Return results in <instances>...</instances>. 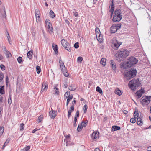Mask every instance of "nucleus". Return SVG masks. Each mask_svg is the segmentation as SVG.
Returning <instances> with one entry per match:
<instances>
[{"instance_id":"f257e3e1","label":"nucleus","mask_w":151,"mask_h":151,"mask_svg":"<svg viewBox=\"0 0 151 151\" xmlns=\"http://www.w3.org/2000/svg\"><path fill=\"white\" fill-rule=\"evenodd\" d=\"M138 60L133 56L129 57L128 58L126 63L123 65L124 68L126 69L134 66L136 64Z\"/></svg>"},{"instance_id":"f03ea898","label":"nucleus","mask_w":151,"mask_h":151,"mask_svg":"<svg viewBox=\"0 0 151 151\" xmlns=\"http://www.w3.org/2000/svg\"><path fill=\"white\" fill-rule=\"evenodd\" d=\"M129 54V52L127 49H124L122 51H118L116 54V60L118 61L123 60Z\"/></svg>"},{"instance_id":"7ed1b4c3","label":"nucleus","mask_w":151,"mask_h":151,"mask_svg":"<svg viewBox=\"0 0 151 151\" xmlns=\"http://www.w3.org/2000/svg\"><path fill=\"white\" fill-rule=\"evenodd\" d=\"M140 85L141 83L138 78L132 79L128 83L129 87L132 90H135Z\"/></svg>"},{"instance_id":"20e7f679","label":"nucleus","mask_w":151,"mask_h":151,"mask_svg":"<svg viewBox=\"0 0 151 151\" xmlns=\"http://www.w3.org/2000/svg\"><path fill=\"white\" fill-rule=\"evenodd\" d=\"M137 71L136 69L133 68L130 70L126 72L124 74V76L128 79H130L134 77L136 75Z\"/></svg>"},{"instance_id":"39448f33","label":"nucleus","mask_w":151,"mask_h":151,"mask_svg":"<svg viewBox=\"0 0 151 151\" xmlns=\"http://www.w3.org/2000/svg\"><path fill=\"white\" fill-rule=\"evenodd\" d=\"M151 101V96H145L142 97L140 100V103L143 107L147 106Z\"/></svg>"},{"instance_id":"423d86ee","label":"nucleus","mask_w":151,"mask_h":151,"mask_svg":"<svg viewBox=\"0 0 151 151\" xmlns=\"http://www.w3.org/2000/svg\"><path fill=\"white\" fill-rule=\"evenodd\" d=\"M120 12L121 10L119 9H117L115 11L113 19V21L119 22L121 19L122 16Z\"/></svg>"},{"instance_id":"0eeeda50","label":"nucleus","mask_w":151,"mask_h":151,"mask_svg":"<svg viewBox=\"0 0 151 151\" xmlns=\"http://www.w3.org/2000/svg\"><path fill=\"white\" fill-rule=\"evenodd\" d=\"M45 26L50 33H52L53 32V28L52 25L50 21L47 19L45 21Z\"/></svg>"},{"instance_id":"6e6552de","label":"nucleus","mask_w":151,"mask_h":151,"mask_svg":"<svg viewBox=\"0 0 151 151\" xmlns=\"http://www.w3.org/2000/svg\"><path fill=\"white\" fill-rule=\"evenodd\" d=\"M61 44L66 50L70 52L71 51L70 45L69 43L65 39H63L61 40Z\"/></svg>"},{"instance_id":"1a4fd4ad","label":"nucleus","mask_w":151,"mask_h":151,"mask_svg":"<svg viewBox=\"0 0 151 151\" xmlns=\"http://www.w3.org/2000/svg\"><path fill=\"white\" fill-rule=\"evenodd\" d=\"M122 44V43L118 41L116 38L115 40L112 42L111 47L114 50H117L118 49L119 47Z\"/></svg>"},{"instance_id":"9d476101","label":"nucleus","mask_w":151,"mask_h":151,"mask_svg":"<svg viewBox=\"0 0 151 151\" xmlns=\"http://www.w3.org/2000/svg\"><path fill=\"white\" fill-rule=\"evenodd\" d=\"M121 26L120 24H113L110 28V30L112 33H115L118 29H119Z\"/></svg>"},{"instance_id":"9b49d317","label":"nucleus","mask_w":151,"mask_h":151,"mask_svg":"<svg viewBox=\"0 0 151 151\" xmlns=\"http://www.w3.org/2000/svg\"><path fill=\"white\" fill-rule=\"evenodd\" d=\"M145 93L144 88L142 87L140 89L137 91L136 93V95L138 97V98L141 97L143 94Z\"/></svg>"},{"instance_id":"f8f14e48","label":"nucleus","mask_w":151,"mask_h":151,"mask_svg":"<svg viewBox=\"0 0 151 151\" xmlns=\"http://www.w3.org/2000/svg\"><path fill=\"white\" fill-rule=\"evenodd\" d=\"M111 65V67L112 70L114 72H116V65L114 60H111L110 61Z\"/></svg>"},{"instance_id":"ddd939ff","label":"nucleus","mask_w":151,"mask_h":151,"mask_svg":"<svg viewBox=\"0 0 151 151\" xmlns=\"http://www.w3.org/2000/svg\"><path fill=\"white\" fill-rule=\"evenodd\" d=\"M57 112L54 110H51L49 112V115L50 117L52 119H54L56 116Z\"/></svg>"},{"instance_id":"4468645a","label":"nucleus","mask_w":151,"mask_h":151,"mask_svg":"<svg viewBox=\"0 0 151 151\" xmlns=\"http://www.w3.org/2000/svg\"><path fill=\"white\" fill-rule=\"evenodd\" d=\"M48 88V85L45 82H44L42 83L41 91H46L47 90Z\"/></svg>"},{"instance_id":"2eb2a0df","label":"nucleus","mask_w":151,"mask_h":151,"mask_svg":"<svg viewBox=\"0 0 151 151\" xmlns=\"http://www.w3.org/2000/svg\"><path fill=\"white\" fill-rule=\"evenodd\" d=\"M95 34L96 38L98 37L99 38L100 37H102V35L101 34V33L100 32V30L99 28L96 27L95 29Z\"/></svg>"},{"instance_id":"dca6fc26","label":"nucleus","mask_w":151,"mask_h":151,"mask_svg":"<svg viewBox=\"0 0 151 151\" xmlns=\"http://www.w3.org/2000/svg\"><path fill=\"white\" fill-rule=\"evenodd\" d=\"M99 133L97 131L93 132L92 134L91 137L94 139L99 138Z\"/></svg>"},{"instance_id":"f3484780","label":"nucleus","mask_w":151,"mask_h":151,"mask_svg":"<svg viewBox=\"0 0 151 151\" xmlns=\"http://www.w3.org/2000/svg\"><path fill=\"white\" fill-rule=\"evenodd\" d=\"M35 13L36 18V21L37 22V20L39 19L40 17V12L38 9H36L35 10Z\"/></svg>"},{"instance_id":"a211bd4d","label":"nucleus","mask_w":151,"mask_h":151,"mask_svg":"<svg viewBox=\"0 0 151 151\" xmlns=\"http://www.w3.org/2000/svg\"><path fill=\"white\" fill-rule=\"evenodd\" d=\"M121 128L120 127L118 126H113L111 128L112 131H115L119 130H120Z\"/></svg>"},{"instance_id":"6ab92c4d","label":"nucleus","mask_w":151,"mask_h":151,"mask_svg":"<svg viewBox=\"0 0 151 151\" xmlns=\"http://www.w3.org/2000/svg\"><path fill=\"white\" fill-rule=\"evenodd\" d=\"M137 123L138 125H142L143 124V122L141 118L140 117H138L137 120Z\"/></svg>"},{"instance_id":"aec40b11","label":"nucleus","mask_w":151,"mask_h":151,"mask_svg":"<svg viewBox=\"0 0 151 151\" xmlns=\"http://www.w3.org/2000/svg\"><path fill=\"white\" fill-rule=\"evenodd\" d=\"M52 48L54 50L56 54L58 53V47L57 45H56L55 44H53L52 45Z\"/></svg>"},{"instance_id":"412c9836","label":"nucleus","mask_w":151,"mask_h":151,"mask_svg":"<svg viewBox=\"0 0 151 151\" xmlns=\"http://www.w3.org/2000/svg\"><path fill=\"white\" fill-rule=\"evenodd\" d=\"M106 58H102L100 61V63L104 66H105L106 65Z\"/></svg>"},{"instance_id":"4be33fe9","label":"nucleus","mask_w":151,"mask_h":151,"mask_svg":"<svg viewBox=\"0 0 151 151\" xmlns=\"http://www.w3.org/2000/svg\"><path fill=\"white\" fill-rule=\"evenodd\" d=\"M4 86H0V94H1V95L4 94H5V92L4 90Z\"/></svg>"},{"instance_id":"5701e85b","label":"nucleus","mask_w":151,"mask_h":151,"mask_svg":"<svg viewBox=\"0 0 151 151\" xmlns=\"http://www.w3.org/2000/svg\"><path fill=\"white\" fill-rule=\"evenodd\" d=\"M33 52L32 51H29L27 54V57L30 59L32 58Z\"/></svg>"},{"instance_id":"b1692460","label":"nucleus","mask_w":151,"mask_h":151,"mask_svg":"<svg viewBox=\"0 0 151 151\" xmlns=\"http://www.w3.org/2000/svg\"><path fill=\"white\" fill-rule=\"evenodd\" d=\"M4 78V75L3 73L1 72L0 73V82L2 83L4 82L3 78Z\"/></svg>"},{"instance_id":"393cba45","label":"nucleus","mask_w":151,"mask_h":151,"mask_svg":"<svg viewBox=\"0 0 151 151\" xmlns=\"http://www.w3.org/2000/svg\"><path fill=\"white\" fill-rule=\"evenodd\" d=\"M68 89L70 91H73L76 89V88L74 85H71L70 86H69L68 87Z\"/></svg>"},{"instance_id":"a878e982","label":"nucleus","mask_w":151,"mask_h":151,"mask_svg":"<svg viewBox=\"0 0 151 151\" xmlns=\"http://www.w3.org/2000/svg\"><path fill=\"white\" fill-rule=\"evenodd\" d=\"M113 0H112V3H113ZM114 4H113V3H112V4L111 6V8L110 9L109 8V11L111 12L112 14L114 10Z\"/></svg>"},{"instance_id":"bb28decb","label":"nucleus","mask_w":151,"mask_h":151,"mask_svg":"<svg viewBox=\"0 0 151 151\" xmlns=\"http://www.w3.org/2000/svg\"><path fill=\"white\" fill-rule=\"evenodd\" d=\"M59 63L60 64V67H63L64 66H65L64 65V63L62 61V60L61 58L59 59Z\"/></svg>"},{"instance_id":"cd10ccee","label":"nucleus","mask_w":151,"mask_h":151,"mask_svg":"<svg viewBox=\"0 0 151 151\" xmlns=\"http://www.w3.org/2000/svg\"><path fill=\"white\" fill-rule=\"evenodd\" d=\"M115 93L119 96H120L122 94L121 91L119 89H117L115 91Z\"/></svg>"},{"instance_id":"c85d7f7f","label":"nucleus","mask_w":151,"mask_h":151,"mask_svg":"<svg viewBox=\"0 0 151 151\" xmlns=\"http://www.w3.org/2000/svg\"><path fill=\"white\" fill-rule=\"evenodd\" d=\"M96 91L101 94L103 93L102 90L99 86H97L96 88Z\"/></svg>"},{"instance_id":"c756f323","label":"nucleus","mask_w":151,"mask_h":151,"mask_svg":"<svg viewBox=\"0 0 151 151\" xmlns=\"http://www.w3.org/2000/svg\"><path fill=\"white\" fill-rule=\"evenodd\" d=\"M36 71L37 74H39L41 71V69L40 67L38 65H37L36 67Z\"/></svg>"},{"instance_id":"7c9ffc66","label":"nucleus","mask_w":151,"mask_h":151,"mask_svg":"<svg viewBox=\"0 0 151 151\" xmlns=\"http://www.w3.org/2000/svg\"><path fill=\"white\" fill-rule=\"evenodd\" d=\"M83 127L81 124H79L77 129V131L78 132L81 131Z\"/></svg>"},{"instance_id":"2f4dec72","label":"nucleus","mask_w":151,"mask_h":151,"mask_svg":"<svg viewBox=\"0 0 151 151\" xmlns=\"http://www.w3.org/2000/svg\"><path fill=\"white\" fill-rule=\"evenodd\" d=\"M4 128L3 127H0V137L2 135L4 131Z\"/></svg>"},{"instance_id":"473e14b6","label":"nucleus","mask_w":151,"mask_h":151,"mask_svg":"<svg viewBox=\"0 0 151 151\" xmlns=\"http://www.w3.org/2000/svg\"><path fill=\"white\" fill-rule=\"evenodd\" d=\"M5 54L6 55V57L7 58L10 57L11 56V53L8 51L5 50Z\"/></svg>"},{"instance_id":"72a5a7b5","label":"nucleus","mask_w":151,"mask_h":151,"mask_svg":"<svg viewBox=\"0 0 151 151\" xmlns=\"http://www.w3.org/2000/svg\"><path fill=\"white\" fill-rule=\"evenodd\" d=\"M50 17L52 18H54L55 16V14L52 10L50 11Z\"/></svg>"},{"instance_id":"f704fd0d","label":"nucleus","mask_w":151,"mask_h":151,"mask_svg":"<svg viewBox=\"0 0 151 151\" xmlns=\"http://www.w3.org/2000/svg\"><path fill=\"white\" fill-rule=\"evenodd\" d=\"M66 98H67V102H69L73 98V96L70 95V96H66Z\"/></svg>"},{"instance_id":"c9c22d12","label":"nucleus","mask_w":151,"mask_h":151,"mask_svg":"<svg viewBox=\"0 0 151 151\" xmlns=\"http://www.w3.org/2000/svg\"><path fill=\"white\" fill-rule=\"evenodd\" d=\"M8 102L9 104L10 105L12 104V100L11 95L9 94V98L8 100Z\"/></svg>"},{"instance_id":"e433bc0d","label":"nucleus","mask_w":151,"mask_h":151,"mask_svg":"<svg viewBox=\"0 0 151 151\" xmlns=\"http://www.w3.org/2000/svg\"><path fill=\"white\" fill-rule=\"evenodd\" d=\"M88 123L87 120H86L85 122L82 121L81 124L83 127H85Z\"/></svg>"},{"instance_id":"4c0bfd02","label":"nucleus","mask_w":151,"mask_h":151,"mask_svg":"<svg viewBox=\"0 0 151 151\" xmlns=\"http://www.w3.org/2000/svg\"><path fill=\"white\" fill-rule=\"evenodd\" d=\"M24 123H22L20 124V131H22L24 130Z\"/></svg>"},{"instance_id":"58836bf2","label":"nucleus","mask_w":151,"mask_h":151,"mask_svg":"<svg viewBox=\"0 0 151 151\" xmlns=\"http://www.w3.org/2000/svg\"><path fill=\"white\" fill-rule=\"evenodd\" d=\"M83 59L82 57L80 56L77 59V61L78 62L81 63Z\"/></svg>"},{"instance_id":"ea45409f","label":"nucleus","mask_w":151,"mask_h":151,"mask_svg":"<svg viewBox=\"0 0 151 151\" xmlns=\"http://www.w3.org/2000/svg\"><path fill=\"white\" fill-rule=\"evenodd\" d=\"M88 109V106L87 105L85 104L84 106L83 111L84 113H85L87 111V110Z\"/></svg>"},{"instance_id":"a19ab883","label":"nucleus","mask_w":151,"mask_h":151,"mask_svg":"<svg viewBox=\"0 0 151 151\" xmlns=\"http://www.w3.org/2000/svg\"><path fill=\"white\" fill-rule=\"evenodd\" d=\"M30 148V147L29 146H28L24 148L22 150L25 151H28Z\"/></svg>"},{"instance_id":"79ce46f5","label":"nucleus","mask_w":151,"mask_h":151,"mask_svg":"<svg viewBox=\"0 0 151 151\" xmlns=\"http://www.w3.org/2000/svg\"><path fill=\"white\" fill-rule=\"evenodd\" d=\"M134 118H137L138 117V112L135 111L134 114Z\"/></svg>"},{"instance_id":"37998d69","label":"nucleus","mask_w":151,"mask_h":151,"mask_svg":"<svg viewBox=\"0 0 151 151\" xmlns=\"http://www.w3.org/2000/svg\"><path fill=\"white\" fill-rule=\"evenodd\" d=\"M62 71L63 73L66 72L67 71V69L65 66L63 67L60 68Z\"/></svg>"},{"instance_id":"c03bdc74","label":"nucleus","mask_w":151,"mask_h":151,"mask_svg":"<svg viewBox=\"0 0 151 151\" xmlns=\"http://www.w3.org/2000/svg\"><path fill=\"white\" fill-rule=\"evenodd\" d=\"M131 122L132 123H134L136 122L135 118H132L130 120Z\"/></svg>"},{"instance_id":"a18cd8bd","label":"nucleus","mask_w":151,"mask_h":151,"mask_svg":"<svg viewBox=\"0 0 151 151\" xmlns=\"http://www.w3.org/2000/svg\"><path fill=\"white\" fill-rule=\"evenodd\" d=\"M0 68L1 70L3 71L5 70L6 67L4 65L1 64L0 65Z\"/></svg>"},{"instance_id":"49530a36","label":"nucleus","mask_w":151,"mask_h":151,"mask_svg":"<svg viewBox=\"0 0 151 151\" xmlns=\"http://www.w3.org/2000/svg\"><path fill=\"white\" fill-rule=\"evenodd\" d=\"M54 89H55V94H56L57 95H58L59 93V91H58V89L55 86L54 88Z\"/></svg>"},{"instance_id":"de8ad7c7","label":"nucleus","mask_w":151,"mask_h":151,"mask_svg":"<svg viewBox=\"0 0 151 151\" xmlns=\"http://www.w3.org/2000/svg\"><path fill=\"white\" fill-rule=\"evenodd\" d=\"M74 47L76 49L78 48L79 47V43L78 42H76L74 45Z\"/></svg>"},{"instance_id":"09e8293b","label":"nucleus","mask_w":151,"mask_h":151,"mask_svg":"<svg viewBox=\"0 0 151 151\" xmlns=\"http://www.w3.org/2000/svg\"><path fill=\"white\" fill-rule=\"evenodd\" d=\"M22 57H19L18 58H17V61H18V62L19 63H21V62H22Z\"/></svg>"},{"instance_id":"8fccbe9b","label":"nucleus","mask_w":151,"mask_h":151,"mask_svg":"<svg viewBox=\"0 0 151 151\" xmlns=\"http://www.w3.org/2000/svg\"><path fill=\"white\" fill-rule=\"evenodd\" d=\"M97 41L100 43H101L103 41V38H96Z\"/></svg>"},{"instance_id":"3c124183","label":"nucleus","mask_w":151,"mask_h":151,"mask_svg":"<svg viewBox=\"0 0 151 151\" xmlns=\"http://www.w3.org/2000/svg\"><path fill=\"white\" fill-rule=\"evenodd\" d=\"M9 141H10L9 139H6L4 144V146H6L7 145V144L9 142Z\"/></svg>"},{"instance_id":"603ef678","label":"nucleus","mask_w":151,"mask_h":151,"mask_svg":"<svg viewBox=\"0 0 151 151\" xmlns=\"http://www.w3.org/2000/svg\"><path fill=\"white\" fill-rule=\"evenodd\" d=\"M6 85H8L9 83V78L8 76H6Z\"/></svg>"},{"instance_id":"864d4df0","label":"nucleus","mask_w":151,"mask_h":151,"mask_svg":"<svg viewBox=\"0 0 151 151\" xmlns=\"http://www.w3.org/2000/svg\"><path fill=\"white\" fill-rule=\"evenodd\" d=\"M72 112L70 110H68V118H69L70 116L71 115V113Z\"/></svg>"},{"instance_id":"5fc2aeb1","label":"nucleus","mask_w":151,"mask_h":151,"mask_svg":"<svg viewBox=\"0 0 151 151\" xmlns=\"http://www.w3.org/2000/svg\"><path fill=\"white\" fill-rule=\"evenodd\" d=\"M74 106L73 105L71 106L70 107V110H69L70 111H71L73 112V111H74Z\"/></svg>"},{"instance_id":"6e6d98bb","label":"nucleus","mask_w":151,"mask_h":151,"mask_svg":"<svg viewBox=\"0 0 151 151\" xmlns=\"http://www.w3.org/2000/svg\"><path fill=\"white\" fill-rule=\"evenodd\" d=\"M67 95V96H70V92L69 91H67L65 94L64 96Z\"/></svg>"},{"instance_id":"4d7b16f0","label":"nucleus","mask_w":151,"mask_h":151,"mask_svg":"<svg viewBox=\"0 0 151 151\" xmlns=\"http://www.w3.org/2000/svg\"><path fill=\"white\" fill-rule=\"evenodd\" d=\"M79 111L78 110L76 111V114L75 116H76V118H77L78 117H79Z\"/></svg>"},{"instance_id":"13d9d810","label":"nucleus","mask_w":151,"mask_h":151,"mask_svg":"<svg viewBox=\"0 0 151 151\" xmlns=\"http://www.w3.org/2000/svg\"><path fill=\"white\" fill-rule=\"evenodd\" d=\"M64 75L66 77H68L69 76V74L66 71V72L63 73Z\"/></svg>"},{"instance_id":"bf43d9fd","label":"nucleus","mask_w":151,"mask_h":151,"mask_svg":"<svg viewBox=\"0 0 151 151\" xmlns=\"http://www.w3.org/2000/svg\"><path fill=\"white\" fill-rule=\"evenodd\" d=\"M42 119V116H40L38 117V119L39 121V122H40Z\"/></svg>"},{"instance_id":"052dcab7","label":"nucleus","mask_w":151,"mask_h":151,"mask_svg":"<svg viewBox=\"0 0 151 151\" xmlns=\"http://www.w3.org/2000/svg\"><path fill=\"white\" fill-rule=\"evenodd\" d=\"M3 97L2 96L0 95V104L2 103Z\"/></svg>"},{"instance_id":"680f3d73","label":"nucleus","mask_w":151,"mask_h":151,"mask_svg":"<svg viewBox=\"0 0 151 151\" xmlns=\"http://www.w3.org/2000/svg\"><path fill=\"white\" fill-rule=\"evenodd\" d=\"M6 36L7 38H9L10 37L9 34L8 33V32L7 31L6 32Z\"/></svg>"},{"instance_id":"e2e57ef3","label":"nucleus","mask_w":151,"mask_h":151,"mask_svg":"<svg viewBox=\"0 0 151 151\" xmlns=\"http://www.w3.org/2000/svg\"><path fill=\"white\" fill-rule=\"evenodd\" d=\"M11 38H8V41L9 42V43L10 44H11L12 43V40H11Z\"/></svg>"},{"instance_id":"0e129e2a","label":"nucleus","mask_w":151,"mask_h":151,"mask_svg":"<svg viewBox=\"0 0 151 151\" xmlns=\"http://www.w3.org/2000/svg\"><path fill=\"white\" fill-rule=\"evenodd\" d=\"M3 108L2 107H0V115L2 113L3 111Z\"/></svg>"},{"instance_id":"69168bd1","label":"nucleus","mask_w":151,"mask_h":151,"mask_svg":"<svg viewBox=\"0 0 151 151\" xmlns=\"http://www.w3.org/2000/svg\"><path fill=\"white\" fill-rule=\"evenodd\" d=\"M64 86L65 88H66L68 86L66 82L64 84Z\"/></svg>"},{"instance_id":"338daca9","label":"nucleus","mask_w":151,"mask_h":151,"mask_svg":"<svg viewBox=\"0 0 151 151\" xmlns=\"http://www.w3.org/2000/svg\"><path fill=\"white\" fill-rule=\"evenodd\" d=\"M147 150L148 151H151V146H149L147 148Z\"/></svg>"},{"instance_id":"774afa93","label":"nucleus","mask_w":151,"mask_h":151,"mask_svg":"<svg viewBox=\"0 0 151 151\" xmlns=\"http://www.w3.org/2000/svg\"><path fill=\"white\" fill-rule=\"evenodd\" d=\"M74 15L76 17H77L78 16V13L77 12H75L74 13Z\"/></svg>"}]
</instances>
